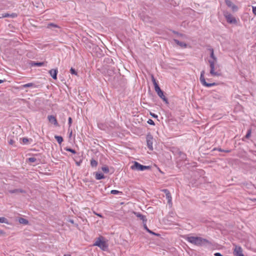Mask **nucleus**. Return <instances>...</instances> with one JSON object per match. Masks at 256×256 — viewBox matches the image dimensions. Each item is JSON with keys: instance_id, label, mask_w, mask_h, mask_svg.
Returning <instances> with one entry per match:
<instances>
[{"instance_id": "f257e3e1", "label": "nucleus", "mask_w": 256, "mask_h": 256, "mask_svg": "<svg viewBox=\"0 0 256 256\" xmlns=\"http://www.w3.org/2000/svg\"><path fill=\"white\" fill-rule=\"evenodd\" d=\"M186 240L192 244L198 246L207 245L210 244L208 240L199 236H188L186 238Z\"/></svg>"}, {"instance_id": "f03ea898", "label": "nucleus", "mask_w": 256, "mask_h": 256, "mask_svg": "<svg viewBox=\"0 0 256 256\" xmlns=\"http://www.w3.org/2000/svg\"><path fill=\"white\" fill-rule=\"evenodd\" d=\"M93 246L99 247L104 251L106 250L108 248V244L104 240V238L102 236H100L98 238L93 244Z\"/></svg>"}, {"instance_id": "7ed1b4c3", "label": "nucleus", "mask_w": 256, "mask_h": 256, "mask_svg": "<svg viewBox=\"0 0 256 256\" xmlns=\"http://www.w3.org/2000/svg\"><path fill=\"white\" fill-rule=\"evenodd\" d=\"M131 168L138 171H144L151 168L150 166H144L137 162H134V164L131 166Z\"/></svg>"}, {"instance_id": "20e7f679", "label": "nucleus", "mask_w": 256, "mask_h": 256, "mask_svg": "<svg viewBox=\"0 0 256 256\" xmlns=\"http://www.w3.org/2000/svg\"><path fill=\"white\" fill-rule=\"evenodd\" d=\"M204 74H205L204 70H202L200 72V80L201 84H202V86H204L205 87L210 88L212 86H216L218 84L217 83H216V82H212V83L207 82L204 78Z\"/></svg>"}, {"instance_id": "39448f33", "label": "nucleus", "mask_w": 256, "mask_h": 256, "mask_svg": "<svg viewBox=\"0 0 256 256\" xmlns=\"http://www.w3.org/2000/svg\"><path fill=\"white\" fill-rule=\"evenodd\" d=\"M210 66V74L212 76H220V73L215 71L216 67L215 66L217 62H214L213 60H208Z\"/></svg>"}, {"instance_id": "423d86ee", "label": "nucleus", "mask_w": 256, "mask_h": 256, "mask_svg": "<svg viewBox=\"0 0 256 256\" xmlns=\"http://www.w3.org/2000/svg\"><path fill=\"white\" fill-rule=\"evenodd\" d=\"M154 90L158 96L162 98L166 104H168V98L164 95V92L160 89V87L159 86H156V88H154Z\"/></svg>"}, {"instance_id": "0eeeda50", "label": "nucleus", "mask_w": 256, "mask_h": 256, "mask_svg": "<svg viewBox=\"0 0 256 256\" xmlns=\"http://www.w3.org/2000/svg\"><path fill=\"white\" fill-rule=\"evenodd\" d=\"M146 138L147 146L150 150H153V146H152L153 137H152V135H151L150 134H147Z\"/></svg>"}, {"instance_id": "6e6552de", "label": "nucleus", "mask_w": 256, "mask_h": 256, "mask_svg": "<svg viewBox=\"0 0 256 256\" xmlns=\"http://www.w3.org/2000/svg\"><path fill=\"white\" fill-rule=\"evenodd\" d=\"M227 22L229 24H236V20L230 14H224Z\"/></svg>"}, {"instance_id": "1a4fd4ad", "label": "nucleus", "mask_w": 256, "mask_h": 256, "mask_svg": "<svg viewBox=\"0 0 256 256\" xmlns=\"http://www.w3.org/2000/svg\"><path fill=\"white\" fill-rule=\"evenodd\" d=\"M134 214L138 219L141 220L143 224H146L147 219L146 216L143 215L138 212H134Z\"/></svg>"}, {"instance_id": "9d476101", "label": "nucleus", "mask_w": 256, "mask_h": 256, "mask_svg": "<svg viewBox=\"0 0 256 256\" xmlns=\"http://www.w3.org/2000/svg\"><path fill=\"white\" fill-rule=\"evenodd\" d=\"M234 254L236 256H244L242 248L236 245L234 250Z\"/></svg>"}, {"instance_id": "9b49d317", "label": "nucleus", "mask_w": 256, "mask_h": 256, "mask_svg": "<svg viewBox=\"0 0 256 256\" xmlns=\"http://www.w3.org/2000/svg\"><path fill=\"white\" fill-rule=\"evenodd\" d=\"M226 4L230 8H231L234 11H236L238 10V7L234 5L230 0H226Z\"/></svg>"}, {"instance_id": "f8f14e48", "label": "nucleus", "mask_w": 256, "mask_h": 256, "mask_svg": "<svg viewBox=\"0 0 256 256\" xmlns=\"http://www.w3.org/2000/svg\"><path fill=\"white\" fill-rule=\"evenodd\" d=\"M48 118L50 122L54 124V126H58V122L55 116L52 115L48 116Z\"/></svg>"}, {"instance_id": "ddd939ff", "label": "nucleus", "mask_w": 256, "mask_h": 256, "mask_svg": "<svg viewBox=\"0 0 256 256\" xmlns=\"http://www.w3.org/2000/svg\"><path fill=\"white\" fill-rule=\"evenodd\" d=\"M16 222H18L20 224H28V221L26 218L17 216L15 218Z\"/></svg>"}, {"instance_id": "4468645a", "label": "nucleus", "mask_w": 256, "mask_h": 256, "mask_svg": "<svg viewBox=\"0 0 256 256\" xmlns=\"http://www.w3.org/2000/svg\"><path fill=\"white\" fill-rule=\"evenodd\" d=\"M58 72V70L57 69H52L49 71V74L54 80L57 79Z\"/></svg>"}, {"instance_id": "2eb2a0df", "label": "nucleus", "mask_w": 256, "mask_h": 256, "mask_svg": "<svg viewBox=\"0 0 256 256\" xmlns=\"http://www.w3.org/2000/svg\"><path fill=\"white\" fill-rule=\"evenodd\" d=\"M208 50L209 51H212V52L210 53V57L212 58V60H213L214 62H217V58L214 54V49L210 46V48Z\"/></svg>"}, {"instance_id": "dca6fc26", "label": "nucleus", "mask_w": 256, "mask_h": 256, "mask_svg": "<svg viewBox=\"0 0 256 256\" xmlns=\"http://www.w3.org/2000/svg\"><path fill=\"white\" fill-rule=\"evenodd\" d=\"M46 63V62H36L32 61L30 62V65L32 66H45Z\"/></svg>"}, {"instance_id": "f3484780", "label": "nucleus", "mask_w": 256, "mask_h": 256, "mask_svg": "<svg viewBox=\"0 0 256 256\" xmlns=\"http://www.w3.org/2000/svg\"><path fill=\"white\" fill-rule=\"evenodd\" d=\"M22 86V88H38V86H37L36 84H35L32 83V82L28 83V84H23Z\"/></svg>"}, {"instance_id": "a211bd4d", "label": "nucleus", "mask_w": 256, "mask_h": 256, "mask_svg": "<svg viewBox=\"0 0 256 256\" xmlns=\"http://www.w3.org/2000/svg\"><path fill=\"white\" fill-rule=\"evenodd\" d=\"M166 196L168 200V204L170 206H172V198L170 192L168 194H166Z\"/></svg>"}, {"instance_id": "6ab92c4d", "label": "nucleus", "mask_w": 256, "mask_h": 256, "mask_svg": "<svg viewBox=\"0 0 256 256\" xmlns=\"http://www.w3.org/2000/svg\"><path fill=\"white\" fill-rule=\"evenodd\" d=\"M174 41L176 44L180 46L182 48H186L187 44L182 42H180L176 39H174Z\"/></svg>"}, {"instance_id": "aec40b11", "label": "nucleus", "mask_w": 256, "mask_h": 256, "mask_svg": "<svg viewBox=\"0 0 256 256\" xmlns=\"http://www.w3.org/2000/svg\"><path fill=\"white\" fill-rule=\"evenodd\" d=\"M8 192L10 194L24 193L25 191L22 189L16 188L14 190H9Z\"/></svg>"}, {"instance_id": "412c9836", "label": "nucleus", "mask_w": 256, "mask_h": 256, "mask_svg": "<svg viewBox=\"0 0 256 256\" xmlns=\"http://www.w3.org/2000/svg\"><path fill=\"white\" fill-rule=\"evenodd\" d=\"M105 178V176L102 173L96 172V178L97 180H100L102 179H104Z\"/></svg>"}, {"instance_id": "4be33fe9", "label": "nucleus", "mask_w": 256, "mask_h": 256, "mask_svg": "<svg viewBox=\"0 0 256 256\" xmlns=\"http://www.w3.org/2000/svg\"><path fill=\"white\" fill-rule=\"evenodd\" d=\"M178 155L182 160H186V154L180 151L178 152Z\"/></svg>"}, {"instance_id": "5701e85b", "label": "nucleus", "mask_w": 256, "mask_h": 256, "mask_svg": "<svg viewBox=\"0 0 256 256\" xmlns=\"http://www.w3.org/2000/svg\"><path fill=\"white\" fill-rule=\"evenodd\" d=\"M54 138L60 144L64 140L62 136L56 135L54 136Z\"/></svg>"}, {"instance_id": "b1692460", "label": "nucleus", "mask_w": 256, "mask_h": 256, "mask_svg": "<svg viewBox=\"0 0 256 256\" xmlns=\"http://www.w3.org/2000/svg\"><path fill=\"white\" fill-rule=\"evenodd\" d=\"M144 229H145V230H146V231H147L149 233H150V234H152L155 235V236H160V234H156V233H155L154 232L152 231L151 230H149V229L148 228V227H147L146 225H144Z\"/></svg>"}, {"instance_id": "393cba45", "label": "nucleus", "mask_w": 256, "mask_h": 256, "mask_svg": "<svg viewBox=\"0 0 256 256\" xmlns=\"http://www.w3.org/2000/svg\"><path fill=\"white\" fill-rule=\"evenodd\" d=\"M144 229H145V230H146V231H147L149 233H150V234H152L155 235V236H160V234H156V233H155L154 232L152 231L151 230H149V229L148 228V227H147L146 225H144Z\"/></svg>"}, {"instance_id": "a878e982", "label": "nucleus", "mask_w": 256, "mask_h": 256, "mask_svg": "<svg viewBox=\"0 0 256 256\" xmlns=\"http://www.w3.org/2000/svg\"><path fill=\"white\" fill-rule=\"evenodd\" d=\"M144 229H145V230H146V231H147L149 233H150V234H152L155 235V236H160V234H156V233H155L154 232L152 231L151 230H149V229L148 228V227H147L146 225H144Z\"/></svg>"}, {"instance_id": "bb28decb", "label": "nucleus", "mask_w": 256, "mask_h": 256, "mask_svg": "<svg viewBox=\"0 0 256 256\" xmlns=\"http://www.w3.org/2000/svg\"><path fill=\"white\" fill-rule=\"evenodd\" d=\"M144 229H145V230H146V231H147L149 233H150V234H152L155 235V236H160V234H156V233H155L154 232L152 231L151 230H149V229L148 228V227H147L146 225H144Z\"/></svg>"}, {"instance_id": "cd10ccee", "label": "nucleus", "mask_w": 256, "mask_h": 256, "mask_svg": "<svg viewBox=\"0 0 256 256\" xmlns=\"http://www.w3.org/2000/svg\"><path fill=\"white\" fill-rule=\"evenodd\" d=\"M90 166L92 167H96L98 166V162L94 159L90 160Z\"/></svg>"}, {"instance_id": "c85d7f7f", "label": "nucleus", "mask_w": 256, "mask_h": 256, "mask_svg": "<svg viewBox=\"0 0 256 256\" xmlns=\"http://www.w3.org/2000/svg\"><path fill=\"white\" fill-rule=\"evenodd\" d=\"M28 161L30 162H36L37 161H38L40 162V160H37V159L34 158V157H31V158H29L28 159Z\"/></svg>"}, {"instance_id": "c756f323", "label": "nucleus", "mask_w": 256, "mask_h": 256, "mask_svg": "<svg viewBox=\"0 0 256 256\" xmlns=\"http://www.w3.org/2000/svg\"><path fill=\"white\" fill-rule=\"evenodd\" d=\"M0 223H4L8 224V222L6 218L4 217H0Z\"/></svg>"}, {"instance_id": "7c9ffc66", "label": "nucleus", "mask_w": 256, "mask_h": 256, "mask_svg": "<svg viewBox=\"0 0 256 256\" xmlns=\"http://www.w3.org/2000/svg\"><path fill=\"white\" fill-rule=\"evenodd\" d=\"M65 150L67 152H70L74 154H76V151L74 150L71 148H65Z\"/></svg>"}, {"instance_id": "2f4dec72", "label": "nucleus", "mask_w": 256, "mask_h": 256, "mask_svg": "<svg viewBox=\"0 0 256 256\" xmlns=\"http://www.w3.org/2000/svg\"><path fill=\"white\" fill-rule=\"evenodd\" d=\"M152 80L154 85V88H156V86H159L157 82H156V79L154 78L153 76H152Z\"/></svg>"}, {"instance_id": "473e14b6", "label": "nucleus", "mask_w": 256, "mask_h": 256, "mask_svg": "<svg viewBox=\"0 0 256 256\" xmlns=\"http://www.w3.org/2000/svg\"><path fill=\"white\" fill-rule=\"evenodd\" d=\"M251 133H252V130L251 129L248 130L247 131V133H246V135L245 136V138L248 139L251 136Z\"/></svg>"}, {"instance_id": "72a5a7b5", "label": "nucleus", "mask_w": 256, "mask_h": 256, "mask_svg": "<svg viewBox=\"0 0 256 256\" xmlns=\"http://www.w3.org/2000/svg\"><path fill=\"white\" fill-rule=\"evenodd\" d=\"M102 170L104 173H108L109 172V168H108V166H102Z\"/></svg>"}, {"instance_id": "f704fd0d", "label": "nucleus", "mask_w": 256, "mask_h": 256, "mask_svg": "<svg viewBox=\"0 0 256 256\" xmlns=\"http://www.w3.org/2000/svg\"><path fill=\"white\" fill-rule=\"evenodd\" d=\"M110 193L112 194H122V192H120V191H118V190H112L111 192H110Z\"/></svg>"}, {"instance_id": "c9c22d12", "label": "nucleus", "mask_w": 256, "mask_h": 256, "mask_svg": "<svg viewBox=\"0 0 256 256\" xmlns=\"http://www.w3.org/2000/svg\"><path fill=\"white\" fill-rule=\"evenodd\" d=\"M70 72L71 74H74V75H76V76L78 75L77 72L76 71V70L74 68H70Z\"/></svg>"}, {"instance_id": "e433bc0d", "label": "nucleus", "mask_w": 256, "mask_h": 256, "mask_svg": "<svg viewBox=\"0 0 256 256\" xmlns=\"http://www.w3.org/2000/svg\"><path fill=\"white\" fill-rule=\"evenodd\" d=\"M218 150L219 152H231V150H222L220 148H218Z\"/></svg>"}, {"instance_id": "4c0bfd02", "label": "nucleus", "mask_w": 256, "mask_h": 256, "mask_svg": "<svg viewBox=\"0 0 256 256\" xmlns=\"http://www.w3.org/2000/svg\"><path fill=\"white\" fill-rule=\"evenodd\" d=\"M147 122L148 124H150V125H152V126H154L155 125L154 122L152 119H148V120Z\"/></svg>"}, {"instance_id": "58836bf2", "label": "nucleus", "mask_w": 256, "mask_h": 256, "mask_svg": "<svg viewBox=\"0 0 256 256\" xmlns=\"http://www.w3.org/2000/svg\"><path fill=\"white\" fill-rule=\"evenodd\" d=\"M1 17L2 18L10 17V14L8 13L3 14H2Z\"/></svg>"}, {"instance_id": "ea45409f", "label": "nucleus", "mask_w": 256, "mask_h": 256, "mask_svg": "<svg viewBox=\"0 0 256 256\" xmlns=\"http://www.w3.org/2000/svg\"><path fill=\"white\" fill-rule=\"evenodd\" d=\"M29 140H30L26 138H22V142L24 144H26Z\"/></svg>"}, {"instance_id": "a19ab883", "label": "nucleus", "mask_w": 256, "mask_h": 256, "mask_svg": "<svg viewBox=\"0 0 256 256\" xmlns=\"http://www.w3.org/2000/svg\"><path fill=\"white\" fill-rule=\"evenodd\" d=\"M50 26H52V27H54V28H58V26L56 25V24H55L53 23H50V24H48V28H50Z\"/></svg>"}, {"instance_id": "79ce46f5", "label": "nucleus", "mask_w": 256, "mask_h": 256, "mask_svg": "<svg viewBox=\"0 0 256 256\" xmlns=\"http://www.w3.org/2000/svg\"><path fill=\"white\" fill-rule=\"evenodd\" d=\"M150 114L154 118H158V115H156V114H155L153 112H150Z\"/></svg>"}, {"instance_id": "37998d69", "label": "nucleus", "mask_w": 256, "mask_h": 256, "mask_svg": "<svg viewBox=\"0 0 256 256\" xmlns=\"http://www.w3.org/2000/svg\"><path fill=\"white\" fill-rule=\"evenodd\" d=\"M18 14L16 13H12L10 14V17L12 18H15L17 17Z\"/></svg>"}, {"instance_id": "c03bdc74", "label": "nucleus", "mask_w": 256, "mask_h": 256, "mask_svg": "<svg viewBox=\"0 0 256 256\" xmlns=\"http://www.w3.org/2000/svg\"><path fill=\"white\" fill-rule=\"evenodd\" d=\"M72 124V118L70 117L68 118V124L69 125V126H70Z\"/></svg>"}, {"instance_id": "a18cd8bd", "label": "nucleus", "mask_w": 256, "mask_h": 256, "mask_svg": "<svg viewBox=\"0 0 256 256\" xmlns=\"http://www.w3.org/2000/svg\"><path fill=\"white\" fill-rule=\"evenodd\" d=\"M161 192H164L166 194L170 192V191L168 189H162L161 190Z\"/></svg>"}, {"instance_id": "49530a36", "label": "nucleus", "mask_w": 256, "mask_h": 256, "mask_svg": "<svg viewBox=\"0 0 256 256\" xmlns=\"http://www.w3.org/2000/svg\"><path fill=\"white\" fill-rule=\"evenodd\" d=\"M93 49L95 50L98 51V50H100V48L96 45H94Z\"/></svg>"}, {"instance_id": "de8ad7c7", "label": "nucleus", "mask_w": 256, "mask_h": 256, "mask_svg": "<svg viewBox=\"0 0 256 256\" xmlns=\"http://www.w3.org/2000/svg\"><path fill=\"white\" fill-rule=\"evenodd\" d=\"M252 12L254 15L256 16V6H252Z\"/></svg>"}, {"instance_id": "09e8293b", "label": "nucleus", "mask_w": 256, "mask_h": 256, "mask_svg": "<svg viewBox=\"0 0 256 256\" xmlns=\"http://www.w3.org/2000/svg\"><path fill=\"white\" fill-rule=\"evenodd\" d=\"M82 162V160H80L79 162H76V164L78 166H79L80 165L81 163Z\"/></svg>"}, {"instance_id": "8fccbe9b", "label": "nucleus", "mask_w": 256, "mask_h": 256, "mask_svg": "<svg viewBox=\"0 0 256 256\" xmlns=\"http://www.w3.org/2000/svg\"><path fill=\"white\" fill-rule=\"evenodd\" d=\"M214 256H223L220 253V252H216L214 254Z\"/></svg>"}, {"instance_id": "3c124183", "label": "nucleus", "mask_w": 256, "mask_h": 256, "mask_svg": "<svg viewBox=\"0 0 256 256\" xmlns=\"http://www.w3.org/2000/svg\"><path fill=\"white\" fill-rule=\"evenodd\" d=\"M14 140H9V142H8V144H12L14 143Z\"/></svg>"}, {"instance_id": "603ef678", "label": "nucleus", "mask_w": 256, "mask_h": 256, "mask_svg": "<svg viewBox=\"0 0 256 256\" xmlns=\"http://www.w3.org/2000/svg\"><path fill=\"white\" fill-rule=\"evenodd\" d=\"M5 81V80H0V84L2 83L3 82H4Z\"/></svg>"}, {"instance_id": "864d4df0", "label": "nucleus", "mask_w": 256, "mask_h": 256, "mask_svg": "<svg viewBox=\"0 0 256 256\" xmlns=\"http://www.w3.org/2000/svg\"><path fill=\"white\" fill-rule=\"evenodd\" d=\"M68 222H71V223H74V220H70Z\"/></svg>"}, {"instance_id": "5fc2aeb1", "label": "nucleus", "mask_w": 256, "mask_h": 256, "mask_svg": "<svg viewBox=\"0 0 256 256\" xmlns=\"http://www.w3.org/2000/svg\"><path fill=\"white\" fill-rule=\"evenodd\" d=\"M174 34H178V32H175V31H174Z\"/></svg>"}, {"instance_id": "6e6d98bb", "label": "nucleus", "mask_w": 256, "mask_h": 256, "mask_svg": "<svg viewBox=\"0 0 256 256\" xmlns=\"http://www.w3.org/2000/svg\"><path fill=\"white\" fill-rule=\"evenodd\" d=\"M72 131H71L70 134V136H72Z\"/></svg>"}, {"instance_id": "4d7b16f0", "label": "nucleus", "mask_w": 256, "mask_h": 256, "mask_svg": "<svg viewBox=\"0 0 256 256\" xmlns=\"http://www.w3.org/2000/svg\"><path fill=\"white\" fill-rule=\"evenodd\" d=\"M98 216H102L101 214H97Z\"/></svg>"}, {"instance_id": "13d9d810", "label": "nucleus", "mask_w": 256, "mask_h": 256, "mask_svg": "<svg viewBox=\"0 0 256 256\" xmlns=\"http://www.w3.org/2000/svg\"><path fill=\"white\" fill-rule=\"evenodd\" d=\"M2 18V17H1V16H0V18Z\"/></svg>"}, {"instance_id": "bf43d9fd", "label": "nucleus", "mask_w": 256, "mask_h": 256, "mask_svg": "<svg viewBox=\"0 0 256 256\" xmlns=\"http://www.w3.org/2000/svg\"><path fill=\"white\" fill-rule=\"evenodd\" d=\"M2 232V231L0 230V232Z\"/></svg>"}]
</instances>
